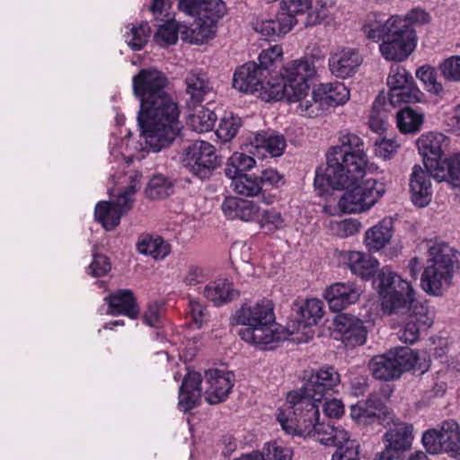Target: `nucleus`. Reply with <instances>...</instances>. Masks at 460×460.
I'll list each match as a JSON object with an SVG mask.
<instances>
[{"label": "nucleus", "mask_w": 460, "mask_h": 460, "mask_svg": "<svg viewBox=\"0 0 460 460\" xmlns=\"http://www.w3.org/2000/svg\"><path fill=\"white\" fill-rule=\"evenodd\" d=\"M327 167L316 172L314 185L333 190H347L339 200L344 213H360L372 208L385 192V185L369 178L359 183L366 174L368 161L364 142L348 133L340 137V145L331 146L326 154Z\"/></svg>", "instance_id": "nucleus-1"}, {"label": "nucleus", "mask_w": 460, "mask_h": 460, "mask_svg": "<svg viewBox=\"0 0 460 460\" xmlns=\"http://www.w3.org/2000/svg\"><path fill=\"white\" fill-rule=\"evenodd\" d=\"M376 283L382 310L385 314H404L411 311L398 336L402 341L412 344L419 339L420 332L432 324L427 307L415 302L414 290L410 282L387 268H383L377 274Z\"/></svg>", "instance_id": "nucleus-2"}, {"label": "nucleus", "mask_w": 460, "mask_h": 460, "mask_svg": "<svg viewBox=\"0 0 460 460\" xmlns=\"http://www.w3.org/2000/svg\"><path fill=\"white\" fill-rule=\"evenodd\" d=\"M234 320L243 326L238 331L240 338L261 349L272 348L295 332L275 323L273 304L265 298L243 304L235 311Z\"/></svg>", "instance_id": "nucleus-3"}, {"label": "nucleus", "mask_w": 460, "mask_h": 460, "mask_svg": "<svg viewBox=\"0 0 460 460\" xmlns=\"http://www.w3.org/2000/svg\"><path fill=\"white\" fill-rule=\"evenodd\" d=\"M180 113L170 94L140 107L137 122L150 151L156 153L170 146L181 134Z\"/></svg>", "instance_id": "nucleus-4"}, {"label": "nucleus", "mask_w": 460, "mask_h": 460, "mask_svg": "<svg viewBox=\"0 0 460 460\" xmlns=\"http://www.w3.org/2000/svg\"><path fill=\"white\" fill-rule=\"evenodd\" d=\"M420 23L429 21V14L422 11H414L411 17L394 15L385 22H376L364 28L367 38L373 41L382 40L379 50L386 60L403 61L415 49L417 45L416 31L411 20Z\"/></svg>", "instance_id": "nucleus-5"}, {"label": "nucleus", "mask_w": 460, "mask_h": 460, "mask_svg": "<svg viewBox=\"0 0 460 460\" xmlns=\"http://www.w3.org/2000/svg\"><path fill=\"white\" fill-rule=\"evenodd\" d=\"M319 408L279 409L277 420L288 434L313 437L326 447H337L346 442L349 438L346 430L319 422Z\"/></svg>", "instance_id": "nucleus-6"}, {"label": "nucleus", "mask_w": 460, "mask_h": 460, "mask_svg": "<svg viewBox=\"0 0 460 460\" xmlns=\"http://www.w3.org/2000/svg\"><path fill=\"white\" fill-rule=\"evenodd\" d=\"M460 252L445 242H429L428 258L420 277V288L429 296H439L452 285Z\"/></svg>", "instance_id": "nucleus-7"}, {"label": "nucleus", "mask_w": 460, "mask_h": 460, "mask_svg": "<svg viewBox=\"0 0 460 460\" xmlns=\"http://www.w3.org/2000/svg\"><path fill=\"white\" fill-rule=\"evenodd\" d=\"M341 382L340 374L332 366H323L314 371L303 386L288 394L283 409L302 411L309 407L319 408L318 403Z\"/></svg>", "instance_id": "nucleus-8"}, {"label": "nucleus", "mask_w": 460, "mask_h": 460, "mask_svg": "<svg viewBox=\"0 0 460 460\" xmlns=\"http://www.w3.org/2000/svg\"><path fill=\"white\" fill-rule=\"evenodd\" d=\"M178 9L196 18L190 29L191 41L196 44H202L216 33L217 23L226 13L222 0H178Z\"/></svg>", "instance_id": "nucleus-9"}, {"label": "nucleus", "mask_w": 460, "mask_h": 460, "mask_svg": "<svg viewBox=\"0 0 460 460\" xmlns=\"http://www.w3.org/2000/svg\"><path fill=\"white\" fill-rule=\"evenodd\" d=\"M222 210L229 219L250 222L257 220L267 231L280 229L284 225L281 214L276 209H266L261 214L260 208L252 200L228 197L222 203Z\"/></svg>", "instance_id": "nucleus-10"}, {"label": "nucleus", "mask_w": 460, "mask_h": 460, "mask_svg": "<svg viewBox=\"0 0 460 460\" xmlns=\"http://www.w3.org/2000/svg\"><path fill=\"white\" fill-rule=\"evenodd\" d=\"M418 359V355L410 348H400L372 358L369 368L375 378L389 381L399 378L403 372L412 369Z\"/></svg>", "instance_id": "nucleus-11"}, {"label": "nucleus", "mask_w": 460, "mask_h": 460, "mask_svg": "<svg viewBox=\"0 0 460 460\" xmlns=\"http://www.w3.org/2000/svg\"><path fill=\"white\" fill-rule=\"evenodd\" d=\"M349 98V91L344 84L336 82L321 84L314 88L310 100L300 106L299 115L316 118L323 115L330 107L344 104Z\"/></svg>", "instance_id": "nucleus-12"}, {"label": "nucleus", "mask_w": 460, "mask_h": 460, "mask_svg": "<svg viewBox=\"0 0 460 460\" xmlns=\"http://www.w3.org/2000/svg\"><path fill=\"white\" fill-rule=\"evenodd\" d=\"M183 163L190 172L201 180L208 179L220 165L215 146L206 141H196L189 146Z\"/></svg>", "instance_id": "nucleus-13"}, {"label": "nucleus", "mask_w": 460, "mask_h": 460, "mask_svg": "<svg viewBox=\"0 0 460 460\" xmlns=\"http://www.w3.org/2000/svg\"><path fill=\"white\" fill-rule=\"evenodd\" d=\"M422 443L429 454L444 451L456 457L460 452V427L453 420H445L439 429L425 431L422 435Z\"/></svg>", "instance_id": "nucleus-14"}, {"label": "nucleus", "mask_w": 460, "mask_h": 460, "mask_svg": "<svg viewBox=\"0 0 460 460\" xmlns=\"http://www.w3.org/2000/svg\"><path fill=\"white\" fill-rule=\"evenodd\" d=\"M133 93L140 101V107L169 95L165 91L168 78L160 70L151 67L141 69L132 79Z\"/></svg>", "instance_id": "nucleus-15"}, {"label": "nucleus", "mask_w": 460, "mask_h": 460, "mask_svg": "<svg viewBox=\"0 0 460 460\" xmlns=\"http://www.w3.org/2000/svg\"><path fill=\"white\" fill-rule=\"evenodd\" d=\"M232 180L231 188L240 195L245 197L262 196V199L267 204L273 202L274 197L269 195L265 197L268 186H278L281 181V175L273 169H266L261 172L260 176L241 175L230 178Z\"/></svg>", "instance_id": "nucleus-16"}, {"label": "nucleus", "mask_w": 460, "mask_h": 460, "mask_svg": "<svg viewBox=\"0 0 460 460\" xmlns=\"http://www.w3.org/2000/svg\"><path fill=\"white\" fill-rule=\"evenodd\" d=\"M449 144L450 139L439 132H429L418 138V150L422 156L424 166L429 172L441 162Z\"/></svg>", "instance_id": "nucleus-17"}, {"label": "nucleus", "mask_w": 460, "mask_h": 460, "mask_svg": "<svg viewBox=\"0 0 460 460\" xmlns=\"http://www.w3.org/2000/svg\"><path fill=\"white\" fill-rule=\"evenodd\" d=\"M206 378L208 385L205 390L206 401L209 404H217L225 401L234 386V373L209 369L206 372Z\"/></svg>", "instance_id": "nucleus-18"}, {"label": "nucleus", "mask_w": 460, "mask_h": 460, "mask_svg": "<svg viewBox=\"0 0 460 460\" xmlns=\"http://www.w3.org/2000/svg\"><path fill=\"white\" fill-rule=\"evenodd\" d=\"M334 325L346 347L354 348L366 342L367 330L358 318L340 314L334 319Z\"/></svg>", "instance_id": "nucleus-19"}, {"label": "nucleus", "mask_w": 460, "mask_h": 460, "mask_svg": "<svg viewBox=\"0 0 460 460\" xmlns=\"http://www.w3.org/2000/svg\"><path fill=\"white\" fill-rule=\"evenodd\" d=\"M267 77L256 62H248L236 68L233 86L242 93H253L263 88Z\"/></svg>", "instance_id": "nucleus-20"}, {"label": "nucleus", "mask_w": 460, "mask_h": 460, "mask_svg": "<svg viewBox=\"0 0 460 460\" xmlns=\"http://www.w3.org/2000/svg\"><path fill=\"white\" fill-rule=\"evenodd\" d=\"M360 293V289L354 283L337 282L325 290L324 298L332 312H341L358 302Z\"/></svg>", "instance_id": "nucleus-21"}, {"label": "nucleus", "mask_w": 460, "mask_h": 460, "mask_svg": "<svg viewBox=\"0 0 460 460\" xmlns=\"http://www.w3.org/2000/svg\"><path fill=\"white\" fill-rule=\"evenodd\" d=\"M362 61V56L358 49L346 48L331 55L329 67L333 75L345 79L357 72Z\"/></svg>", "instance_id": "nucleus-22"}, {"label": "nucleus", "mask_w": 460, "mask_h": 460, "mask_svg": "<svg viewBox=\"0 0 460 460\" xmlns=\"http://www.w3.org/2000/svg\"><path fill=\"white\" fill-rule=\"evenodd\" d=\"M429 172L420 165L415 164L410 176L409 185L411 199L414 205L424 208L429 204L432 198Z\"/></svg>", "instance_id": "nucleus-23"}, {"label": "nucleus", "mask_w": 460, "mask_h": 460, "mask_svg": "<svg viewBox=\"0 0 460 460\" xmlns=\"http://www.w3.org/2000/svg\"><path fill=\"white\" fill-rule=\"evenodd\" d=\"M392 425L384 434L383 438L394 451L401 455L411 449L413 441V426L399 419H391Z\"/></svg>", "instance_id": "nucleus-24"}, {"label": "nucleus", "mask_w": 460, "mask_h": 460, "mask_svg": "<svg viewBox=\"0 0 460 460\" xmlns=\"http://www.w3.org/2000/svg\"><path fill=\"white\" fill-rule=\"evenodd\" d=\"M342 258L351 273L365 280L372 278L379 266V262L376 258L362 252H344Z\"/></svg>", "instance_id": "nucleus-25"}, {"label": "nucleus", "mask_w": 460, "mask_h": 460, "mask_svg": "<svg viewBox=\"0 0 460 460\" xmlns=\"http://www.w3.org/2000/svg\"><path fill=\"white\" fill-rule=\"evenodd\" d=\"M109 309L108 314L112 315L124 314L130 319H137L140 310L133 292L129 289H120L106 296Z\"/></svg>", "instance_id": "nucleus-26"}, {"label": "nucleus", "mask_w": 460, "mask_h": 460, "mask_svg": "<svg viewBox=\"0 0 460 460\" xmlns=\"http://www.w3.org/2000/svg\"><path fill=\"white\" fill-rule=\"evenodd\" d=\"M320 58L314 55L296 59L286 66L282 72V80L308 83L316 75V65Z\"/></svg>", "instance_id": "nucleus-27"}, {"label": "nucleus", "mask_w": 460, "mask_h": 460, "mask_svg": "<svg viewBox=\"0 0 460 460\" xmlns=\"http://www.w3.org/2000/svg\"><path fill=\"white\" fill-rule=\"evenodd\" d=\"M186 93L193 104L200 103L205 97L213 92V84L204 71L192 69L186 74L184 78Z\"/></svg>", "instance_id": "nucleus-28"}, {"label": "nucleus", "mask_w": 460, "mask_h": 460, "mask_svg": "<svg viewBox=\"0 0 460 460\" xmlns=\"http://www.w3.org/2000/svg\"><path fill=\"white\" fill-rule=\"evenodd\" d=\"M201 375L198 372H189L183 378L179 394V407L188 411L199 403L201 397Z\"/></svg>", "instance_id": "nucleus-29"}, {"label": "nucleus", "mask_w": 460, "mask_h": 460, "mask_svg": "<svg viewBox=\"0 0 460 460\" xmlns=\"http://www.w3.org/2000/svg\"><path fill=\"white\" fill-rule=\"evenodd\" d=\"M433 179L460 188V153L444 159L429 171Z\"/></svg>", "instance_id": "nucleus-30"}, {"label": "nucleus", "mask_w": 460, "mask_h": 460, "mask_svg": "<svg viewBox=\"0 0 460 460\" xmlns=\"http://www.w3.org/2000/svg\"><path fill=\"white\" fill-rule=\"evenodd\" d=\"M393 234V220L385 218L366 232L364 242L369 251L377 252L390 243Z\"/></svg>", "instance_id": "nucleus-31"}, {"label": "nucleus", "mask_w": 460, "mask_h": 460, "mask_svg": "<svg viewBox=\"0 0 460 460\" xmlns=\"http://www.w3.org/2000/svg\"><path fill=\"white\" fill-rule=\"evenodd\" d=\"M251 146L256 150L257 154L264 155L262 151H265L272 157L279 156L286 148V140L282 135L261 132L255 135Z\"/></svg>", "instance_id": "nucleus-32"}, {"label": "nucleus", "mask_w": 460, "mask_h": 460, "mask_svg": "<svg viewBox=\"0 0 460 460\" xmlns=\"http://www.w3.org/2000/svg\"><path fill=\"white\" fill-rule=\"evenodd\" d=\"M203 293L204 296L217 306L239 296V292L235 290L233 288V284L226 279L207 285Z\"/></svg>", "instance_id": "nucleus-33"}, {"label": "nucleus", "mask_w": 460, "mask_h": 460, "mask_svg": "<svg viewBox=\"0 0 460 460\" xmlns=\"http://www.w3.org/2000/svg\"><path fill=\"white\" fill-rule=\"evenodd\" d=\"M137 247L140 253L155 260L164 259L171 252L170 244L160 236H144L137 242Z\"/></svg>", "instance_id": "nucleus-34"}, {"label": "nucleus", "mask_w": 460, "mask_h": 460, "mask_svg": "<svg viewBox=\"0 0 460 460\" xmlns=\"http://www.w3.org/2000/svg\"><path fill=\"white\" fill-rule=\"evenodd\" d=\"M423 93L419 90L414 81L401 88L389 91L387 105L394 108L402 103L420 102Z\"/></svg>", "instance_id": "nucleus-35"}, {"label": "nucleus", "mask_w": 460, "mask_h": 460, "mask_svg": "<svg viewBox=\"0 0 460 460\" xmlns=\"http://www.w3.org/2000/svg\"><path fill=\"white\" fill-rule=\"evenodd\" d=\"M323 303L319 299H307L297 308L298 328L316 324L323 316ZM299 329L296 330L298 332Z\"/></svg>", "instance_id": "nucleus-36"}, {"label": "nucleus", "mask_w": 460, "mask_h": 460, "mask_svg": "<svg viewBox=\"0 0 460 460\" xmlns=\"http://www.w3.org/2000/svg\"><path fill=\"white\" fill-rule=\"evenodd\" d=\"M217 120V115L213 111L203 106L196 109L187 119V125L191 130L203 133L210 131Z\"/></svg>", "instance_id": "nucleus-37"}, {"label": "nucleus", "mask_w": 460, "mask_h": 460, "mask_svg": "<svg viewBox=\"0 0 460 460\" xmlns=\"http://www.w3.org/2000/svg\"><path fill=\"white\" fill-rule=\"evenodd\" d=\"M122 215L123 209H119L107 201L99 202L94 210L96 220L102 223L108 231L112 230L119 224Z\"/></svg>", "instance_id": "nucleus-38"}, {"label": "nucleus", "mask_w": 460, "mask_h": 460, "mask_svg": "<svg viewBox=\"0 0 460 460\" xmlns=\"http://www.w3.org/2000/svg\"><path fill=\"white\" fill-rule=\"evenodd\" d=\"M294 26V19L289 15H281L276 20H266L258 23L255 30L266 37L281 36Z\"/></svg>", "instance_id": "nucleus-39"}, {"label": "nucleus", "mask_w": 460, "mask_h": 460, "mask_svg": "<svg viewBox=\"0 0 460 460\" xmlns=\"http://www.w3.org/2000/svg\"><path fill=\"white\" fill-rule=\"evenodd\" d=\"M173 190L174 184L170 178L156 174L150 179L146 188V194L149 199H162L172 195Z\"/></svg>", "instance_id": "nucleus-40"}, {"label": "nucleus", "mask_w": 460, "mask_h": 460, "mask_svg": "<svg viewBox=\"0 0 460 460\" xmlns=\"http://www.w3.org/2000/svg\"><path fill=\"white\" fill-rule=\"evenodd\" d=\"M397 127L402 133H415L423 123V114L406 107L396 114Z\"/></svg>", "instance_id": "nucleus-41"}, {"label": "nucleus", "mask_w": 460, "mask_h": 460, "mask_svg": "<svg viewBox=\"0 0 460 460\" xmlns=\"http://www.w3.org/2000/svg\"><path fill=\"white\" fill-rule=\"evenodd\" d=\"M255 160L252 156L243 153L235 152L229 158L225 174L228 178L245 175L244 172L253 168Z\"/></svg>", "instance_id": "nucleus-42"}, {"label": "nucleus", "mask_w": 460, "mask_h": 460, "mask_svg": "<svg viewBox=\"0 0 460 460\" xmlns=\"http://www.w3.org/2000/svg\"><path fill=\"white\" fill-rule=\"evenodd\" d=\"M286 90V100L288 102H297L296 112L299 115L300 106L310 100L308 83L283 80Z\"/></svg>", "instance_id": "nucleus-43"}, {"label": "nucleus", "mask_w": 460, "mask_h": 460, "mask_svg": "<svg viewBox=\"0 0 460 460\" xmlns=\"http://www.w3.org/2000/svg\"><path fill=\"white\" fill-rule=\"evenodd\" d=\"M389 107L385 96H377L369 115V127L373 131L382 133L385 130V121Z\"/></svg>", "instance_id": "nucleus-44"}, {"label": "nucleus", "mask_w": 460, "mask_h": 460, "mask_svg": "<svg viewBox=\"0 0 460 460\" xmlns=\"http://www.w3.org/2000/svg\"><path fill=\"white\" fill-rule=\"evenodd\" d=\"M151 28L147 22L132 24L129 31L126 32V42L133 50H140L148 41L151 35Z\"/></svg>", "instance_id": "nucleus-45"}, {"label": "nucleus", "mask_w": 460, "mask_h": 460, "mask_svg": "<svg viewBox=\"0 0 460 460\" xmlns=\"http://www.w3.org/2000/svg\"><path fill=\"white\" fill-rule=\"evenodd\" d=\"M242 125L241 118L233 114L225 115L219 122L216 131L217 136L221 140L227 142L233 139Z\"/></svg>", "instance_id": "nucleus-46"}, {"label": "nucleus", "mask_w": 460, "mask_h": 460, "mask_svg": "<svg viewBox=\"0 0 460 460\" xmlns=\"http://www.w3.org/2000/svg\"><path fill=\"white\" fill-rule=\"evenodd\" d=\"M416 76L424 84L428 92L435 95L443 93V86L437 81V72L434 67L422 66L416 71Z\"/></svg>", "instance_id": "nucleus-47"}, {"label": "nucleus", "mask_w": 460, "mask_h": 460, "mask_svg": "<svg viewBox=\"0 0 460 460\" xmlns=\"http://www.w3.org/2000/svg\"><path fill=\"white\" fill-rule=\"evenodd\" d=\"M332 460H359V444L349 438L346 442L336 447Z\"/></svg>", "instance_id": "nucleus-48"}, {"label": "nucleus", "mask_w": 460, "mask_h": 460, "mask_svg": "<svg viewBox=\"0 0 460 460\" xmlns=\"http://www.w3.org/2000/svg\"><path fill=\"white\" fill-rule=\"evenodd\" d=\"M413 77L404 67L395 66L390 69L389 75L387 77V85L389 91L394 90L395 88H401L404 85L413 82Z\"/></svg>", "instance_id": "nucleus-49"}, {"label": "nucleus", "mask_w": 460, "mask_h": 460, "mask_svg": "<svg viewBox=\"0 0 460 460\" xmlns=\"http://www.w3.org/2000/svg\"><path fill=\"white\" fill-rule=\"evenodd\" d=\"M179 28L175 22L167 21L160 25L155 34V39L159 44L172 45L178 40Z\"/></svg>", "instance_id": "nucleus-50"}, {"label": "nucleus", "mask_w": 460, "mask_h": 460, "mask_svg": "<svg viewBox=\"0 0 460 460\" xmlns=\"http://www.w3.org/2000/svg\"><path fill=\"white\" fill-rule=\"evenodd\" d=\"M264 460H292L291 449L279 445L277 442L266 443L260 452Z\"/></svg>", "instance_id": "nucleus-51"}, {"label": "nucleus", "mask_w": 460, "mask_h": 460, "mask_svg": "<svg viewBox=\"0 0 460 460\" xmlns=\"http://www.w3.org/2000/svg\"><path fill=\"white\" fill-rule=\"evenodd\" d=\"M208 279V274L205 268L198 264H190L188 266L183 282L186 286L193 287L202 284Z\"/></svg>", "instance_id": "nucleus-52"}, {"label": "nucleus", "mask_w": 460, "mask_h": 460, "mask_svg": "<svg viewBox=\"0 0 460 460\" xmlns=\"http://www.w3.org/2000/svg\"><path fill=\"white\" fill-rule=\"evenodd\" d=\"M282 55V49L280 46L275 45L267 49H264L259 55L258 67L263 69V73L268 76L269 69L274 64V62L280 58Z\"/></svg>", "instance_id": "nucleus-53"}, {"label": "nucleus", "mask_w": 460, "mask_h": 460, "mask_svg": "<svg viewBox=\"0 0 460 460\" xmlns=\"http://www.w3.org/2000/svg\"><path fill=\"white\" fill-rule=\"evenodd\" d=\"M263 99L267 101H279L286 99L284 81L282 83H270L264 80L263 88L259 91Z\"/></svg>", "instance_id": "nucleus-54"}, {"label": "nucleus", "mask_w": 460, "mask_h": 460, "mask_svg": "<svg viewBox=\"0 0 460 460\" xmlns=\"http://www.w3.org/2000/svg\"><path fill=\"white\" fill-rule=\"evenodd\" d=\"M443 76L449 81H460V57L453 56L439 65Z\"/></svg>", "instance_id": "nucleus-55"}, {"label": "nucleus", "mask_w": 460, "mask_h": 460, "mask_svg": "<svg viewBox=\"0 0 460 460\" xmlns=\"http://www.w3.org/2000/svg\"><path fill=\"white\" fill-rule=\"evenodd\" d=\"M399 145L392 140L382 138L375 142V154L376 156L390 160L397 152Z\"/></svg>", "instance_id": "nucleus-56"}, {"label": "nucleus", "mask_w": 460, "mask_h": 460, "mask_svg": "<svg viewBox=\"0 0 460 460\" xmlns=\"http://www.w3.org/2000/svg\"><path fill=\"white\" fill-rule=\"evenodd\" d=\"M281 8L286 10L288 13L287 15L293 17L294 14L305 13L312 6L311 0H282Z\"/></svg>", "instance_id": "nucleus-57"}, {"label": "nucleus", "mask_w": 460, "mask_h": 460, "mask_svg": "<svg viewBox=\"0 0 460 460\" xmlns=\"http://www.w3.org/2000/svg\"><path fill=\"white\" fill-rule=\"evenodd\" d=\"M90 274L93 277H101L111 270V263L109 259L102 254L93 256V261L89 266Z\"/></svg>", "instance_id": "nucleus-58"}, {"label": "nucleus", "mask_w": 460, "mask_h": 460, "mask_svg": "<svg viewBox=\"0 0 460 460\" xmlns=\"http://www.w3.org/2000/svg\"><path fill=\"white\" fill-rule=\"evenodd\" d=\"M143 321L146 325L153 328H160L162 326L160 306L157 303H151L148 305L147 309L143 315Z\"/></svg>", "instance_id": "nucleus-59"}, {"label": "nucleus", "mask_w": 460, "mask_h": 460, "mask_svg": "<svg viewBox=\"0 0 460 460\" xmlns=\"http://www.w3.org/2000/svg\"><path fill=\"white\" fill-rule=\"evenodd\" d=\"M363 407L369 409V413L372 411L371 419L380 420L381 414H385V407L382 400L375 394H371L365 402H362Z\"/></svg>", "instance_id": "nucleus-60"}, {"label": "nucleus", "mask_w": 460, "mask_h": 460, "mask_svg": "<svg viewBox=\"0 0 460 460\" xmlns=\"http://www.w3.org/2000/svg\"><path fill=\"white\" fill-rule=\"evenodd\" d=\"M136 192L134 186L128 187L121 192L115 202H111L112 206H116L119 209H123V214L128 212L132 206V197Z\"/></svg>", "instance_id": "nucleus-61"}, {"label": "nucleus", "mask_w": 460, "mask_h": 460, "mask_svg": "<svg viewBox=\"0 0 460 460\" xmlns=\"http://www.w3.org/2000/svg\"><path fill=\"white\" fill-rule=\"evenodd\" d=\"M189 314L191 315L194 323L199 328L202 325L203 322L206 320L207 317L205 308L199 302L196 300L190 301Z\"/></svg>", "instance_id": "nucleus-62"}, {"label": "nucleus", "mask_w": 460, "mask_h": 460, "mask_svg": "<svg viewBox=\"0 0 460 460\" xmlns=\"http://www.w3.org/2000/svg\"><path fill=\"white\" fill-rule=\"evenodd\" d=\"M323 411L330 418H340L344 413V405L341 400L332 399L324 402Z\"/></svg>", "instance_id": "nucleus-63"}, {"label": "nucleus", "mask_w": 460, "mask_h": 460, "mask_svg": "<svg viewBox=\"0 0 460 460\" xmlns=\"http://www.w3.org/2000/svg\"><path fill=\"white\" fill-rule=\"evenodd\" d=\"M339 234L349 236L353 235L358 231V224L353 220H343L337 224Z\"/></svg>", "instance_id": "nucleus-64"}]
</instances>
